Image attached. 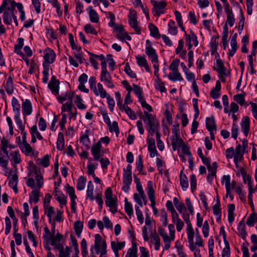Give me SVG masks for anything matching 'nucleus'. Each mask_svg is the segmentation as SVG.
Masks as SVG:
<instances>
[{
  "mask_svg": "<svg viewBox=\"0 0 257 257\" xmlns=\"http://www.w3.org/2000/svg\"><path fill=\"white\" fill-rule=\"evenodd\" d=\"M128 23L130 26L134 29L136 33L138 34H140L141 30L138 26V23L137 21V16L136 11L134 10L130 9L129 14L128 15Z\"/></svg>",
  "mask_w": 257,
  "mask_h": 257,
  "instance_id": "f03ea898",
  "label": "nucleus"
},
{
  "mask_svg": "<svg viewBox=\"0 0 257 257\" xmlns=\"http://www.w3.org/2000/svg\"><path fill=\"white\" fill-rule=\"evenodd\" d=\"M9 148V141L7 139L3 138L1 141V151L3 152L7 157H9V151L8 148Z\"/></svg>",
  "mask_w": 257,
  "mask_h": 257,
  "instance_id": "7c9ffc66",
  "label": "nucleus"
},
{
  "mask_svg": "<svg viewBox=\"0 0 257 257\" xmlns=\"http://www.w3.org/2000/svg\"><path fill=\"white\" fill-rule=\"evenodd\" d=\"M168 32L172 35H176L178 33L177 28L175 26V22L173 20H170L168 23Z\"/></svg>",
  "mask_w": 257,
  "mask_h": 257,
  "instance_id": "f704fd0d",
  "label": "nucleus"
},
{
  "mask_svg": "<svg viewBox=\"0 0 257 257\" xmlns=\"http://www.w3.org/2000/svg\"><path fill=\"white\" fill-rule=\"evenodd\" d=\"M83 100L81 98L80 96L76 95V100L75 101V103H76L77 107L80 109H85L86 108V106L83 103Z\"/></svg>",
  "mask_w": 257,
  "mask_h": 257,
  "instance_id": "49530a36",
  "label": "nucleus"
},
{
  "mask_svg": "<svg viewBox=\"0 0 257 257\" xmlns=\"http://www.w3.org/2000/svg\"><path fill=\"white\" fill-rule=\"evenodd\" d=\"M86 198H89L91 201L94 200L93 198V185L91 181H89L87 185V190L86 192Z\"/></svg>",
  "mask_w": 257,
  "mask_h": 257,
  "instance_id": "2f4dec72",
  "label": "nucleus"
},
{
  "mask_svg": "<svg viewBox=\"0 0 257 257\" xmlns=\"http://www.w3.org/2000/svg\"><path fill=\"white\" fill-rule=\"evenodd\" d=\"M30 134L31 135H36V137L38 138L39 140H43V137L41 135V134L38 131L37 127L36 125H34L31 127L30 129Z\"/></svg>",
  "mask_w": 257,
  "mask_h": 257,
  "instance_id": "603ef678",
  "label": "nucleus"
},
{
  "mask_svg": "<svg viewBox=\"0 0 257 257\" xmlns=\"http://www.w3.org/2000/svg\"><path fill=\"white\" fill-rule=\"evenodd\" d=\"M18 178H11L10 179L9 181V185L11 188H12L15 193H17L18 192V189L17 185L18 183Z\"/></svg>",
  "mask_w": 257,
  "mask_h": 257,
  "instance_id": "4c0bfd02",
  "label": "nucleus"
},
{
  "mask_svg": "<svg viewBox=\"0 0 257 257\" xmlns=\"http://www.w3.org/2000/svg\"><path fill=\"white\" fill-rule=\"evenodd\" d=\"M85 178H79L77 185V188L78 190H82L84 189L86 184Z\"/></svg>",
  "mask_w": 257,
  "mask_h": 257,
  "instance_id": "13d9d810",
  "label": "nucleus"
},
{
  "mask_svg": "<svg viewBox=\"0 0 257 257\" xmlns=\"http://www.w3.org/2000/svg\"><path fill=\"white\" fill-rule=\"evenodd\" d=\"M84 30L86 33L92 34L94 35H97V32L94 29L90 24H87L84 26Z\"/></svg>",
  "mask_w": 257,
  "mask_h": 257,
  "instance_id": "69168bd1",
  "label": "nucleus"
},
{
  "mask_svg": "<svg viewBox=\"0 0 257 257\" xmlns=\"http://www.w3.org/2000/svg\"><path fill=\"white\" fill-rule=\"evenodd\" d=\"M196 244L199 246H203V240L201 237L198 228L195 229Z\"/></svg>",
  "mask_w": 257,
  "mask_h": 257,
  "instance_id": "864d4df0",
  "label": "nucleus"
},
{
  "mask_svg": "<svg viewBox=\"0 0 257 257\" xmlns=\"http://www.w3.org/2000/svg\"><path fill=\"white\" fill-rule=\"evenodd\" d=\"M80 143L82 144V145L85 147L86 149L89 148V143L90 141L88 138V136L86 134L82 135L80 139Z\"/></svg>",
  "mask_w": 257,
  "mask_h": 257,
  "instance_id": "09e8293b",
  "label": "nucleus"
},
{
  "mask_svg": "<svg viewBox=\"0 0 257 257\" xmlns=\"http://www.w3.org/2000/svg\"><path fill=\"white\" fill-rule=\"evenodd\" d=\"M22 107L24 115H29L32 113V106L30 100L26 99L24 101Z\"/></svg>",
  "mask_w": 257,
  "mask_h": 257,
  "instance_id": "4468645a",
  "label": "nucleus"
},
{
  "mask_svg": "<svg viewBox=\"0 0 257 257\" xmlns=\"http://www.w3.org/2000/svg\"><path fill=\"white\" fill-rule=\"evenodd\" d=\"M24 45V39L19 38L18 39V43L15 46V52L19 55L23 56L24 59L25 55L22 53L21 50Z\"/></svg>",
  "mask_w": 257,
  "mask_h": 257,
  "instance_id": "393cba45",
  "label": "nucleus"
},
{
  "mask_svg": "<svg viewBox=\"0 0 257 257\" xmlns=\"http://www.w3.org/2000/svg\"><path fill=\"white\" fill-rule=\"evenodd\" d=\"M87 10L89 12L90 21L92 23H98L99 22V17L96 12L91 8H89Z\"/></svg>",
  "mask_w": 257,
  "mask_h": 257,
  "instance_id": "5701e85b",
  "label": "nucleus"
},
{
  "mask_svg": "<svg viewBox=\"0 0 257 257\" xmlns=\"http://www.w3.org/2000/svg\"><path fill=\"white\" fill-rule=\"evenodd\" d=\"M45 210V213L47 215L49 218V222H52V218L54 214V208L51 206H46V208H44Z\"/></svg>",
  "mask_w": 257,
  "mask_h": 257,
  "instance_id": "58836bf2",
  "label": "nucleus"
},
{
  "mask_svg": "<svg viewBox=\"0 0 257 257\" xmlns=\"http://www.w3.org/2000/svg\"><path fill=\"white\" fill-rule=\"evenodd\" d=\"M71 249L68 246H66L65 249L59 251V257H70Z\"/></svg>",
  "mask_w": 257,
  "mask_h": 257,
  "instance_id": "e2e57ef3",
  "label": "nucleus"
},
{
  "mask_svg": "<svg viewBox=\"0 0 257 257\" xmlns=\"http://www.w3.org/2000/svg\"><path fill=\"white\" fill-rule=\"evenodd\" d=\"M168 78L172 81H181L183 80V78L179 71H172V72H170L168 75Z\"/></svg>",
  "mask_w": 257,
  "mask_h": 257,
  "instance_id": "4be33fe9",
  "label": "nucleus"
},
{
  "mask_svg": "<svg viewBox=\"0 0 257 257\" xmlns=\"http://www.w3.org/2000/svg\"><path fill=\"white\" fill-rule=\"evenodd\" d=\"M12 104L13 111L15 112V115H20L21 105L18 99L15 97H13L12 100Z\"/></svg>",
  "mask_w": 257,
  "mask_h": 257,
  "instance_id": "b1692460",
  "label": "nucleus"
},
{
  "mask_svg": "<svg viewBox=\"0 0 257 257\" xmlns=\"http://www.w3.org/2000/svg\"><path fill=\"white\" fill-rule=\"evenodd\" d=\"M49 156L45 155L42 159H38L40 164L44 167H47L49 165Z\"/></svg>",
  "mask_w": 257,
  "mask_h": 257,
  "instance_id": "0e129e2a",
  "label": "nucleus"
},
{
  "mask_svg": "<svg viewBox=\"0 0 257 257\" xmlns=\"http://www.w3.org/2000/svg\"><path fill=\"white\" fill-rule=\"evenodd\" d=\"M44 231L45 233L43 235V237L45 240H46L47 242L48 243L50 241L53 235L50 233V230L47 227H45L44 228Z\"/></svg>",
  "mask_w": 257,
  "mask_h": 257,
  "instance_id": "774afa93",
  "label": "nucleus"
},
{
  "mask_svg": "<svg viewBox=\"0 0 257 257\" xmlns=\"http://www.w3.org/2000/svg\"><path fill=\"white\" fill-rule=\"evenodd\" d=\"M43 184V178H29L27 181V186L33 189L40 190Z\"/></svg>",
  "mask_w": 257,
  "mask_h": 257,
  "instance_id": "20e7f679",
  "label": "nucleus"
},
{
  "mask_svg": "<svg viewBox=\"0 0 257 257\" xmlns=\"http://www.w3.org/2000/svg\"><path fill=\"white\" fill-rule=\"evenodd\" d=\"M180 60H174L169 66V69L172 71H176L178 70V66L179 64Z\"/></svg>",
  "mask_w": 257,
  "mask_h": 257,
  "instance_id": "4d7b16f0",
  "label": "nucleus"
},
{
  "mask_svg": "<svg viewBox=\"0 0 257 257\" xmlns=\"http://www.w3.org/2000/svg\"><path fill=\"white\" fill-rule=\"evenodd\" d=\"M228 34V28L227 24H225L223 27V30L222 36V43L224 50H225L227 45V38Z\"/></svg>",
  "mask_w": 257,
  "mask_h": 257,
  "instance_id": "aec40b11",
  "label": "nucleus"
},
{
  "mask_svg": "<svg viewBox=\"0 0 257 257\" xmlns=\"http://www.w3.org/2000/svg\"><path fill=\"white\" fill-rule=\"evenodd\" d=\"M245 226L244 224V222L243 220H241L239 223L237 228V230L239 233V235L241 237V238L245 240L246 236L247 235V232L245 230Z\"/></svg>",
  "mask_w": 257,
  "mask_h": 257,
  "instance_id": "412c9836",
  "label": "nucleus"
},
{
  "mask_svg": "<svg viewBox=\"0 0 257 257\" xmlns=\"http://www.w3.org/2000/svg\"><path fill=\"white\" fill-rule=\"evenodd\" d=\"M64 146V138L63 134L60 132L58 135L57 141V148L59 150H62Z\"/></svg>",
  "mask_w": 257,
  "mask_h": 257,
  "instance_id": "c85d7f7f",
  "label": "nucleus"
},
{
  "mask_svg": "<svg viewBox=\"0 0 257 257\" xmlns=\"http://www.w3.org/2000/svg\"><path fill=\"white\" fill-rule=\"evenodd\" d=\"M6 89L7 92L9 94H11L12 93H13L14 86H13V78L11 76H9L7 79V81L6 82Z\"/></svg>",
  "mask_w": 257,
  "mask_h": 257,
  "instance_id": "72a5a7b5",
  "label": "nucleus"
},
{
  "mask_svg": "<svg viewBox=\"0 0 257 257\" xmlns=\"http://www.w3.org/2000/svg\"><path fill=\"white\" fill-rule=\"evenodd\" d=\"M173 139L172 141V148L174 151H176L177 148H181L185 143L183 140L180 138L177 134L176 131L173 129Z\"/></svg>",
  "mask_w": 257,
  "mask_h": 257,
  "instance_id": "423d86ee",
  "label": "nucleus"
},
{
  "mask_svg": "<svg viewBox=\"0 0 257 257\" xmlns=\"http://www.w3.org/2000/svg\"><path fill=\"white\" fill-rule=\"evenodd\" d=\"M143 119L144 121L148 120V124L150 128L158 127L159 122L155 119L152 114L149 113L147 111H144V117Z\"/></svg>",
  "mask_w": 257,
  "mask_h": 257,
  "instance_id": "1a4fd4ad",
  "label": "nucleus"
},
{
  "mask_svg": "<svg viewBox=\"0 0 257 257\" xmlns=\"http://www.w3.org/2000/svg\"><path fill=\"white\" fill-rule=\"evenodd\" d=\"M245 93L236 94L233 96L234 100L240 105L242 106L244 103Z\"/></svg>",
  "mask_w": 257,
  "mask_h": 257,
  "instance_id": "a18cd8bd",
  "label": "nucleus"
},
{
  "mask_svg": "<svg viewBox=\"0 0 257 257\" xmlns=\"http://www.w3.org/2000/svg\"><path fill=\"white\" fill-rule=\"evenodd\" d=\"M225 247L223 249L222 252V257H229L230 256V246L229 242L225 241L224 243Z\"/></svg>",
  "mask_w": 257,
  "mask_h": 257,
  "instance_id": "6e6d98bb",
  "label": "nucleus"
},
{
  "mask_svg": "<svg viewBox=\"0 0 257 257\" xmlns=\"http://www.w3.org/2000/svg\"><path fill=\"white\" fill-rule=\"evenodd\" d=\"M161 221L162 222V224L164 226H167L168 224V216L167 213L164 209L161 210Z\"/></svg>",
  "mask_w": 257,
  "mask_h": 257,
  "instance_id": "8fccbe9b",
  "label": "nucleus"
},
{
  "mask_svg": "<svg viewBox=\"0 0 257 257\" xmlns=\"http://www.w3.org/2000/svg\"><path fill=\"white\" fill-rule=\"evenodd\" d=\"M105 198L106 205L109 208L112 213H115L117 211V199L115 195H113L110 188L105 190Z\"/></svg>",
  "mask_w": 257,
  "mask_h": 257,
  "instance_id": "f257e3e1",
  "label": "nucleus"
},
{
  "mask_svg": "<svg viewBox=\"0 0 257 257\" xmlns=\"http://www.w3.org/2000/svg\"><path fill=\"white\" fill-rule=\"evenodd\" d=\"M150 30V34L152 36L159 38L161 36L159 32V30L156 26L153 24H150L149 26Z\"/></svg>",
  "mask_w": 257,
  "mask_h": 257,
  "instance_id": "c9c22d12",
  "label": "nucleus"
},
{
  "mask_svg": "<svg viewBox=\"0 0 257 257\" xmlns=\"http://www.w3.org/2000/svg\"><path fill=\"white\" fill-rule=\"evenodd\" d=\"M201 159L203 163L207 166L209 172V176L216 177V170L218 167L217 163L214 162L211 165L209 159L206 157L204 156Z\"/></svg>",
  "mask_w": 257,
  "mask_h": 257,
  "instance_id": "39448f33",
  "label": "nucleus"
},
{
  "mask_svg": "<svg viewBox=\"0 0 257 257\" xmlns=\"http://www.w3.org/2000/svg\"><path fill=\"white\" fill-rule=\"evenodd\" d=\"M56 54L54 51L48 48L44 51V58L45 61L48 63H52L55 60Z\"/></svg>",
  "mask_w": 257,
  "mask_h": 257,
  "instance_id": "f8f14e48",
  "label": "nucleus"
},
{
  "mask_svg": "<svg viewBox=\"0 0 257 257\" xmlns=\"http://www.w3.org/2000/svg\"><path fill=\"white\" fill-rule=\"evenodd\" d=\"M100 79L108 88H113L114 87L111 76L108 71L101 72Z\"/></svg>",
  "mask_w": 257,
  "mask_h": 257,
  "instance_id": "0eeeda50",
  "label": "nucleus"
},
{
  "mask_svg": "<svg viewBox=\"0 0 257 257\" xmlns=\"http://www.w3.org/2000/svg\"><path fill=\"white\" fill-rule=\"evenodd\" d=\"M11 156V161L15 164H19L21 162L20 154L18 151H14L10 153Z\"/></svg>",
  "mask_w": 257,
  "mask_h": 257,
  "instance_id": "37998d69",
  "label": "nucleus"
},
{
  "mask_svg": "<svg viewBox=\"0 0 257 257\" xmlns=\"http://www.w3.org/2000/svg\"><path fill=\"white\" fill-rule=\"evenodd\" d=\"M124 71L131 78H135L137 77V75L135 73H134L131 69L130 66L128 63L125 64L124 67Z\"/></svg>",
  "mask_w": 257,
  "mask_h": 257,
  "instance_id": "5fc2aeb1",
  "label": "nucleus"
},
{
  "mask_svg": "<svg viewBox=\"0 0 257 257\" xmlns=\"http://www.w3.org/2000/svg\"><path fill=\"white\" fill-rule=\"evenodd\" d=\"M185 37L186 42L193 43L194 46H197L198 44L197 37L193 31H190V34H188L185 32Z\"/></svg>",
  "mask_w": 257,
  "mask_h": 257,
  "instance_id": "dca6fc26",
  "label": "nucleus"
},
{
  "mask_svg": "<svg viewBox=\"0 0 257 257\" xmlns=\"http://www.w3.org/2000/svg\"><path fill=\"white\" fill-rule=\"evenodd\" d=\"M63 237V235L59 233H57L55 236H52L50 240L51 245H55L57 242L60 241L62 239Z\"/></svg>",
  "mask_w": 257,
  "mask_h": 257,
  "instance_id": "bf43d9fd",
  "label": "nucleus"
},
{
  "mask_svg": "<svg viewBox=\"0 0 257 257\" xmlns=\"http://www.w3.org/2000/svg\"><path fill=\"white\" fill-rule=\"evenodd\" d=\"M173 203L179 213H182L183 209L185 208L184 204L180 202L177 197L174 198Z\"/></svg>",
  "mask_w": 257,
  "mask_h": 257,
  "instance_id": "79ce46f5",
  "label": "nucleus"
},
{
  "mask_svg": "<svg viewBox=\"0 0 257 257\" xmlns=\"http://www.w3.org/2000/svg\"><path fill=\"white\" fill-rule=\"evenodd\" d=\"M14 13L8 10H6L3 15V21L5 24L11 25L12 23V17Z\"/></svg>",
  "mask_w": 257,
  "mask_h": 257,
  "instance_id": "6ab92c4d",
  "label": "nucleus"
},
{
  "mask_svg": "<svg viewBox=\"0 0 257 257\" xmlns=\"http://www.w3.org/2000/svg\"><path fill=\"white\" fill-rule=\"evenodd\" d=\"M212 210L214 214L217 217V221H218L220 219L221 216V210L220 208L219 200L218 199L217 200V203L212 207Z\"/></svg>",
  "mask_w": 257,
  "mask_h": 257,
  "instance_id": "cd10ccee",
  "label": "nucleus"
},
{
  "mask_svg": "<svg viewBox=\"0 0 257 257\" xmlns=\"http://www.w3.org/2000/svg\"><path fill=\"white\" fill-rule=\"evenodd\" d=\"M132 182V178H124L123 183V186L122 189L124 192L127 193L130 190V185Z\"/></svg>",
  "mask_w": 257,
  "mask_h": 257,
  "instance_id": "a19ab883",
  "label": "nucleus"
},
{
  "mask_svg": "<svg viewBox=\"0 0 257 257\" xmlns=\"http://www.w3.org/2000/svg\"><path fill=\"white\" fill-rule=\"evenodd\" d=\"M93 92L94 94L96 95H100V97L102 98H104L105 97V96H107V95L108 94L106 93V91L104 89L102 84L100 83H98L97 84V89L96 87H94V89H93Z\"/></svg>",
  "mask_w": 257,
  "mask_h": 257,
  "instance_id": "2eb2a0df",
  "label": "nucleus"
},
{
  "mask_svg": "<svg viewBox=\"0 0 257 257\" xmlns=\"http://www.w3.org/2000/svg\"><path fill=\"white\" fill-rule=\"evenodd\" d=\"M222 182L225 183L226 189L228 187L229 189L232 190L235 188L236 186V182L235 181L233 180L230 182V178H223Z\"/></svg>",
  "mask_w": 257,
  "mask_h": 257,
  "instance_id": "c756f323",
  "label": "nucleus"
},
{
  "mask_svg": "<svg viewBox=\"0 0 257 257\" xmlns=\"http://www.w3.org/2000/svg\"><path fill=\"white\" fill-rule=\"evenodd\" d=\"M151 4L153 5V13L154 16L159 17L161 14L164 13V10L167 3L164 1H151Z\"/></svg>",
  "mask_w": 257,
  "mask_h": 257,
  "instance_id": "7ed1b4c3",
  "label": "nucleus"
},
{
  "mask_svg": "<svg viewBox=\"0 0 257 257\" xmlns=\"http://www.w3.org/2000/svg\"><path fill=\"white\" fill-rule=\"evenodd\" d=\"M146 53L147 56L151 59L153 63H157L158 62V55L156 52V50L152 46H146Z\"/></svg>",
  "mask_w": 257,
  "mask_h": 257,
  "instance_id": "9b49d317",
  "label": "nucleus"
},
{
  "mask_svg": "<svg viewBox=\"0 0 257 257\" xmlns=\"http://www.w3.org/2000/svg\"><path fill=\"white\" fill-rule=\"evenodd\" d=\"M206 126L209 132H211V130L216 131V126L213 116L212 115L210 117L206 118Z\"/></svg>",
  "mask_w": 257,
  "mask_h": 257,
  "instance_id": "a211bd4d",
  "label": "nucleus"
},
{
  "mask_svg": "<svg viewBox=\"0 0 257 257\" xmlns=\"http://www.w3.org/2000/svg\"><path fill=\"white\" fill-rule=\"evenodd\" d=\"M133 91L134 93L136 94V95L138 96L139 100L141 99H142V98H144V97L142 95V89L141 88L140 86L135 84H133Z\"/></svg>",
  "mask_w": 257,
  "mask_h": 257,
  "instance_id": "c03bdc74",
  "label": "nucleus"
},
{
  "mask_svg": "<svg viewBox=\"0 0 257 257\" xmlns=\"http://www.w3.org/2000/svg\"><path fill=\"white\" fill-rule=\"evenodd\" d=\"M115 30L117 32V34L116 35L117 38L118 39L122 40V36L124 35V33H125L123 26L118 25L117 26H115Z\"/></svg>",
  "mask_w": 257,
  "mask_h": 257,
  "instance_id": "de8ad7c7",
  "label": "nucleus"
},
{
  "mask_svg": "<svg viewBox=\"0 0 257 257\" xmlns=\"http://www.w3.org/2000/svg\"><path fill=\"white\" fill-rule=\"evenodd\" d=\"M214 69L221 75H227L225 73L226 69L224 66L223 63L222 61L220 59L216 60V65L214 67Z\"/></svg>",
  "mask_w": 257,
  "mask_h": 257,
  "instance_id": "f3484780",
  "label": "nucleus"
},
{
  "mask_svg": "<svg viewBox=\"0 0 257 257\" xmlns=\"http://www.w3.org/2000/svg\"><path fill=\"white\" fill-rule=\"evenodd\" d=\"M257 221V213L253 212L248 217L246 223V224L250 226H253Z\"/></svg>",
  "mask_w": 257,
  "mask_h": 257,
  "instance_id": "e433bc0d",
  "label": "nucleus"
},
{
  "mask_svg": "<svg viewBox=\"0 0 257 257\" xmlns=\"http://www.w3.org/2000/svg\"><path fill=\"white\" fill-rule=\"evenodd\" d=\"M19 146L22 151L27 154H29L32 151V147L27 142L20 143Z\"/></svg>",
  "mask_w": 257,
  "mask_h": 257,
  "instance_id": "473e14b6",
  "label": "nucleus"
},
{
  "mask_svg": "<svg viewBox=\"0 0 257 257\" xmlns=\"http://www.w3.org/2000/svg\"><path fill=\"white\" fill-rule=\"evenodd\" d=\"M137 60V64L140 67H143L147 63V61L145 56H137L136 57Z\"/></svg>",
  "mask_w": 257,
  "mask_h": 257,
  "instance_id": "680f3d73",
  "label": "nucleus"
},
{
  "mask_svg": "<svg viewBox=\"0 0 257 257\" xmlns=\"http://www.w3.org/2000/svg\"><path fill=\"white\" fill-rule=\"evenodd\" d=\"M105 97L107 99V102L108 105L109 109L111 112H113V107L115 105V102L113 99L112 97H111V96L109 94L107 95V96H105Z\"/></svg>",
  "mask_w": 257,
  "mask_h": 257,
  "instance_id": "052dcab7",
  "label": "nucleus"
},
{
  "mask_svg": "<svg viewBox=\"0 0 257 257\" xmlns=\"http://www.w3.org/2000/svg\"><path fill=\"white\" fill-rule=\"evenodd\" d=\"M180 185L184 191L186 190L189 187L188 178H180Z\"/></svg>",
  "mask_w": 257,
  "mask_h": 257,
  "instance_id": "338daca9",
  "label": "nucleus"
},
{
  "mask_svg": "<svg viewBox=\"0 0 257 257\" xmlns=\"http://www.w3.org/2000/svg\"><path fill=\"white\" fill-rule=\"evenodd\" d=\"M240 125L244 135L246 137L250 130V120L248 116H246L242 118Z\"/></svg>",
  "mask_w": 257,
  "mask_h": 257,
  "instance_id": "ddd939ff",
  "label": "nucleus"
},
{
  "mask_svg": "<svg viewBox=\"0 0 257 257\" xmlns=\"http://www.w3.org/2000/svg\"><path fill=\"white\" fill-rule=\"evenodd\" d=\"M24 213L21 212V217L22 219H25L27 221V217L30 215V211L29 209V205L27 202L23 204Z\"/></svg>",
  "mask_w": 257,
  "mask_h": 257,
  "instance_id": "3c124183",
  "label": "nucleus"
},
{
  "mask_svg": "<svg viewBox=\"0 0 257 257\" xmlns=\"http://www.w3.org/2000/svg\"><path fill=\"white\" fill-rule=\"evenodd\" d=\"M124 202V209L125 212L129 216H131L133 214L134 212L132 204L127 201V198H125Z\"/></svg>",
  "mask_w": 257,
  "mask_h": 257,
  "instance_id": "ea45409f",
  "label": "nucleus"
},
{
  "mask_svg": "<svg viewBox=\"0 0 257 257\" xmlns=\"http://www.w3.org/2000/svg\"><path fill=\"white\" fill-rule=\"evenodd\" d=\"M60 82L58 80L56 79L55 76H52L51 80L48 84V87L51 90L52 92L55 95L59 94V88Z\"/></svg>",
  "mask_w": 257,
  "mask_h": 257,
  "instance_id": "9d476101",
  "label": "nucleus"
},
{
  "mask_svg": "<svg viewBox=\"0 0 257 257\" xmlns=\"http://www.w3.org/2000/svg\"><path fill=\"white\" fill-rule=\"evenodd\" d=\"M101 145L98 142L93 145L91 148V153L94 160H98L103 155V152L101 150Z\"/></svg>",
  "mask_w": 257,
  "mask_h": 257,
  "instance_id": "6e6552de",
  "label": "nucleus"
},
{
  "mask_svg": "<svg viewBox=\"0 0 257 257\" xmlns=\"http://www.w3.org/2000/svg\"><path fill=\"white\" fill-rule=\"evenodd\" d=\"M40 196V190H33L30 194V202L33 201L35 203H37L39 200Z\"/></svg>",
  "mask_w": 257,
  "mask_h": 257,
  "instance_id": "a878e982",
  "label": "nucleus"
},
{
  "mask_svg": "<svg viewBox=\"0 0 257 257\" xmlns=\"http://www.w3.org/2000/svg\"><path fill=\"white\" fill-rule=\"evenodd\" d=\"M83 223L81 221H77L74 223V228L76 234L78 237H80L83 230Z\"/></svg>",
  "mask_w": 257,
  "mask_h": 257,
  "instance_id": "bb28decb",
  "label": "nucleus"
}]
</instances>
